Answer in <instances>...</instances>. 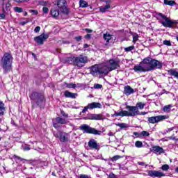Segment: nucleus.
<instances>
[{
	"label": "nucleus",
	"mask_w": 178,
	"mask_h": 178,
	"mask_svg": "<svg viewBox=\"0 0 178 178\" xmlns=\"http://www.w3.org/2000/svg\"><path fill=\"white\" fill-rule=\"evenodd\" d=\"M163 64L162 62L153 59L151 57L144 58L138 65H135L134 70L135 72H150V70H155V69H162Z\"/></svg>",
	"instance_id": "nucleus-1"
},
{
	"label": "nucleus",
	"mask_w": 178,
	"mask_h": 178,
	"mask_svg": "<svg viewBox=\"0 0 178 178\" xmlns=\"http://www.w3.org/2000/svg\"><path fill=\"white\" fill-rule=\"evenodd\" d=\"M14 59L13 55L10 51L3 54L0 59V66L3 70V74H8V73L12 72V70L13 69Z\"/></svg>",
	"instance_id": "nucleus-2"
},
{
	"label": "nucleus",
	"mask_w": 178,
	"mask_h": 178,
	"mask_svg": "<svg viewBox=\"0 0 178 178\" xmlns=\"http://www.w3.org/2000/svg\"><path fill=\"white\" fill-rule=\"evenodd\" d=\"M126 109L127 111H121L119 112L115 111L114 116H121L122 118H124V116L127 117H134L137 116L138 115H140V111H138V108L137 106H127Z\"/></svg>",
	"instance_id": "nucleus-3"
},
{
	"label": "nucleus",
	"mask_w": 178,
	"mask_h": 178,
	"mask_svg": "<svg viewBox=\"0 0 178 178\" xmlns=\"http://www.w3.org/2000/svg\"><path fill=\"white\" fill-rule=\"evenodd\" d=\"M59 9L62 13H66V12H67L65 0L58 1L57 5H54V6L51 9L50 13L52 17L56 18L59 16Z\"/></svg>",
	"instance_id": "nucleus-4"
},
{
	"label": "nucleus",
	"mask_w": 178,
	"mask_h": 178,
	"mask_svg": "<svg viewBox=\"0 0 178 178\" xmlns=\"http://www.w3.org/2000/svg\"><path fill=\"white\" fill-rule=\"evenodd\" d=\"M90 73L92 76H97V74H108V66L96 64L92 66Z\"/></svg>",
	"instance_id": "nucleus-5"
},
{
	"label": "nucleus",
	"mask_w": 178,
	"mask_h": 178,
	"mask_svg": "<svg viewBox=\"0 0 178 178\" xmlns=\"http://www.w3.org/2000/svg\"><path fill=\"white\" fill-rule=\"evenodd\" d=\"M156 19H164L163 21H161V23L164 27H168L169 29L173 27V24H176L177 22L176 21H172L166 15H164L163 14L161 13H158L156 14Z\"/></svg>",
	"instance_id": "nucleus-6"
},
{
	"label": "nucleus",
	"mask_w": 178,
	"mask_h": 178,
	"mask_svg": "<svg viewBox=\"0 0 178 178\" xmlns=\"http://www.w3.org/2000/svg\"><path fill=\"white\" fill-rule=\"evenodd\" d=\"M80 130H82L83 133H86L87 134H94V136H101L102 134V131L99 130H97L95 128H92L90 127L88 124H82L80 127Z\"/></svg>",
	"instance_id": "nucleus-7"
},
{
	"label": "nucleus",
	"mask_w": 178,
	"mask_h": 178,
	"mask_svg": "<svg viewBox=\"0 0 178 178\" xmlns=\"http://www.w3.org/2000/svg\"><path fill=\"white\" fill-rule=\"evenodd\" d=\"M53 134L56 138H58L60 143H69L70 141V134L62 131H54Z\"/></svg>",
	"instance_id": "nucleus-8"
},
{
	"label": "nucleus",
	"mask_w": 178,
	"mask_h": 178,
	"mask_svg": "<svg viewBox=\"0 0 178 178\" xmlns=\"http://www.w3.org/2000/svg\"><path fill=\"white\" fill-rule=\"evenodd\" d=\"M30 98L36 102L38 106H42L44 105V101L45 99L44 95L34 92L31 94Z\"/></svg>",
	"instance_id": "nucleus-9"
},
{
	"label": "nucleus",
	"mask_w": 178,
	"mask_h": 178,
	"mask_svg": "<svg viewBox=\"0 0 178 178\" xmlns=\"http://www.w3.org/2000/svg\"><path fill=\"white\" fill-rule=\"evenodd\" d=\"M166 119H169V115H157L154 117H149L147 118L149 123L152 124H155V123H159V122H163V120H166Z\"/></svg>",
	"instance_id": "nucleus-10"
},
{
	"label": "nucleus",
	"mask_w": 178,
	"mask_h": 178,
	"mask_svg": "<svg viewBox=\"0 0 178 178\" xmlns=\"http://www.w3.org/2000/svg\"><path fill=\"white\" fill-rule=\"evenodd\" d=\"M87 62H88V58L84 55L75 57V66H78V67H83L84 63H87Z\"/></svg>",
	"instance_id": "nucleus-11"
},
{
	"label": "nucleus",
	"mask_w": 178,
	"mask_h": 178,
	"mask_svg": "<svg viewBox=\"0 0 178 178\" xmlns=\"http://www.w3.org/2000/svg\"><path fill=\"white\" fill-rule=\"evenodd\" d=\"M49 38V34L48 33H42L39 36H36L34 38V41L37 42L38 45H43L44 42L47 41V38Z\"/></svg>",
	"instance_id": "nucleus-12"
},
{
	"label": "nucleus",
	"mask_w": 178,
	"mask_h": 178,
	"mask_svg": "<svg viewBox=\"0 0 178 178\" xmlns=\"http://www.w3.org/2000/svg\"><path fill=\"white\" fill-rule=\"evenodd\" d=\"M55 122H53V126L55 127V129H58V127H59L58 124H67V123H69V120L60 117L56 118Z\"/></svg>",
	"instance_id": "nucleus-13"
},
{
	"label": "nucleus",
	"mask_w": 178,
	"mask_h": 178,
	"mask_svg": "<svg viewBox=\"0 0 178 178\" xmlns=\"http://www.w3.org/2000/svg\"><path fill=\"white\" fill-rule=\"evenodd\" d=\"M118 67H119V62L114 59L109 60V65L108 67H107L108 73H109V72H112V70H116Z\"/></svg>",
	"instance_id": "nucleus-14"
},
{
	"label": "nucleus",
	"mask_w": 178,
	"mask_h": 178,
	"mask_svg": "<svg viewBox=\"0 0 178 178\" xmlns=\"http://www.w3.org/2000/svg\"><path fill=\"white\" fill-rule=\"evenodd\" d=\"M147 175L150 177H165V174L160 171L156 170H148Z\"/></svg>",
	"instance_id": "nucleus-15"
},
{
	"label": "nucleus",
	"mask_w": 178,
	"mask_h": 178,
	"mask_svg": "<svg viewBox=\"0 0 178 178\" xmlns=\"http://www.w3.org/2000/svg\"><path fill=\"white\" fill-rule=\"evenodd\" d=\"M88 145L90 149H99V144L97 143L95 139H90L88 143Z\"/></svg>",
	"instance_id": "nucleus-16"
},
{
	"label": "nucleus",
	"mask_w": 178,
	"mask_h": 178,
	"mask_svg": "<svg viewBox=\"0 0 178 178\" xmlns=\"http://www.w3.org/2000/svg\"><path fill=\"white\" fill-rule=\"evenodd\" d=\"M90 111H92V109H101L102 108V105L99 102H92L88 104Z\"/></svg>",
	"instance_id": "nucleus-17"
},
{
	"label": "nucleus",
	"mask_w": 178,
	"mask_h": 178,
	"mask_svg": "<svg viewBox=\"0 0 178 178\" xmlns=\"http://www.w3.org/2000/svg\"><path fill=\"white\" fill-rule=\"evenodd\" d=\"M152 151L154 152V154H156L157 155L165 154V150L163 149V148L161 147V146H153Z\"/></svg>",
	"instance_id": "nucleus-18"
},
{
	"label": "nucleus",
	"mask_w": 178,
	"mask_h": 178,
	"mask_svg": "<svg viewBox=\"0 0 178 178\" xmlns=\"http://www.w3.org/2000/svg\"><path fill=\"white\" fill-rule=\"evenodd\" d=\"M124 93L125 94V95H131V94L134 93V89H133L129 86H127L124 88Z\"/></svg>",
	"instance_id": "nucleus-19"
},
{
	"label": "nucleus",
	"mask_w": 178,
	"mask_h": 178,
	"mask_svg": "<svg viewBox=\"0 0 178 178\" xmlns=\"http://www.w3.org/2000/svg\"><path fill=\"white\" fill-rule=\"evenodd\" d=\"M64 95L65 98H76L77 97V94L69 92L68 90L64 92Z\"/></svg>",
	"instance_id": "nucleus-20"
},
{
	"label": "nucleus",
	"mask_w": 178,
	"mask_h": 178,
	"mask_svg": "<svg viewBox=\"0 0 178 178\" xmlns=\"http://www.w3.org/2000/svg\"><path fill=\"white\" fill-rule=\"evenodd\" d=\"M75 60H76V57H67L65 59V62L66 63H68L69 65H75Z\"/></svg>",
	"instance_id": "nucleus-21"
},
{
	"label": "nucleus",
	"mask_w": 178,
	"mask_h": 178,
	"mask_svg": "<svg viewBox=\"0 0 178 178\" xmlns=\"http://www.w3.org/2000/svg\"><path fill=\"white\" fill-rule=\"evenodd\" d=\"M168 74L170 76H173L175 79H177L178 80V72L175 70L171 69L168 70Z\"/></svg>",
	"instance_id": "nucleus-22"
},
{
	"label": "nucleus",
	"mask_w": 178,
	"mask_h": 178,
	"mask_svg": "<svg viewBox=\"0 0 178 178\" xmlns=\"http://www.w3.org/2000/svg\"><path fill=\"white\" fill-rule=\"evenodd\" d=\"M5 104L3 102L0 101V116H3V114L5 113Z\"/></svg>",
	"instance_id": "nucleus-23"
},
{
	"label": "nucleus",
	"mask_w": 178,
	"mask_h": 178,
	"mask_svg": "<svg viewBox=\"0 0 178 178\" xmlns=\"http://www.w3.org/2000/svg\"><path fill=\"white\" fill-rule=\"evenodd\" d=\"M104 115L102 114H93V120H103Z\"/></svg>",
	"instance_id": "nucleus-24"
},
{
	"label": "nucleus",
	"mask_w": 178,
	"mask_h": 178,
	"mask_svg": "<svg viewBox=\"0 0 178 178\" xmlns=\"http://www.w3.org/2000/svg\"><path fill=\"white\" fill-rule=\"evenodd\" d=\"M111 8V5L106 4L104 7H100L99 8V11L102 13H105V12H108V9Z\"/></svg>",
	"instance_id": "nucleus-25"
},
{
	"label": "nucleus",
	"mask_w": 178,
	"mask_h": 178,
	"mask_svg": "<svg viewBox=\"0 0 178 178\" xmlns=\"http://www.w3.org/2000/svg\"><path fill=\"white\" fill-rule=\"evenodd\" d=\"M164 5H168V6H175L176 1L173 0H164Z\"/></svg>",
	"instance_id": "nucleus-26"
},
{
	"label": "nucleus",
	"mask_w": 178,
	"mask_h": 178,
	"mask_svg": "<svg viewBox=\"0 0 178 178\" xmlns=\"http://www.w3.org/2000/svg\"><path fill=\"white\" fill-rule=\"evenodd\" d=\"M172 107L173 106L172 104L166 105L163 108V111L166 113H169V112H170V108H172Z\"/></svg>",
	"instance_id": "nucleus-27"
},
{
	"label": "nucleus",
	"mask_w": 178,
	"mask_h": 178,
	"mask_svg": "<svg viewBox=\"0 0 178 178\" xmlns=\"http://www.w3.org/2000/svg\"><path fill=\"white\" fill-rule=\"evenodd\" d=\"M103 38L105 40V41H106V42H109V41L112 40V35L106 33V34H104Z\"/></svg>",
	"instance_id": "nucleus-28"
},
{
	"label": "nucleus",
	"mask_w": 178,
	"mask_h": 178,
	"mask_svg": "<svg viewBox=\"0 0 178 178\" xmlns=\"http://www.w3.org/2000/svg\"><path fill=\"white\" fill-rule=\"evenodd\" d=\"M79 6L81 8H87V6H88V3L84 0H80Z\"/></svg>",
	"instance_id": "nucleus-29"
},
{
	"label": "nucleus",
	"mask_w": 178,
	"mask_h": 178,
	"mask_svg": "<svg viewBox=\"0 0 178 178\" xmlns=\"http://www.w3.org/2000/svg\"><path fill=\"white\" fill-rule=\"evenodd\" d=\"M145 106V103H143V102H140L136 104V108L138 109L143 110V109H144Z\"/></svg>",
	"instance_id": "nucleus-30"
},
{
	"label": "nucleus",
	"mask_w": 178,
	"mask_h": 178,
	"mask_svg": "<svg viewBox=\"0 0 178 178\" xmlns=\"http://www.w3.org/2000/svg\"><path fill=\"white\" fill-rule=\"evenodd\" d=\"M84 120H94V114L90 113L86 117L83 118Z\"/></svg>",
	"instance_id": "nucleus-31"
},
{
	"label": "nucleus",
	"mask_w": 178,
	"mask_h": 178,
	"mask_svg": "<svg viewBox=\"0 0 178 178\" xmlns=\"http://www.w3.org/2000/svg\"><path fill=\"white\" fill-rule=\"evenodd\" d=\"M120 158H122V156L115 155L111 158L110 161H111V162H116V161H118V159H120Z\"/></svg>",
	"instance_id": "nucleus-32"
},
{
	"label": "nucleus",
	"mask_w": 178,
	"mask_h": 178,
	"mask_svg": "<svg viewBox=\"0 0 178 178\" xmlns=\"http://www.w3.org/2000/svg\"><path fill=\"white\" fill-rule=\"evenodd\" d=\"M135 147H136V148H143L144 145H143V142L138 140L135 143Z\"/></svg>",
	"instance_id": "nucleus-33"
},
{
	"label": "nucleus",
	"mask_w": 178,
	"mask_h": 178,
	"mask_svg": "<svg viewBox=\"0 0 178 178\" xmlns=\"http://www.w3.org/2000/svg\"><path fill=\"white\" fill-rule=\"evenodd\" d=\"M117 126H118V127H120V129H126L129 127V126L126 123H118L117 124Z\"/></svg>",
	"instance_id": "nucleus-34"
},
{
	"label": "nucleus",
	"mask_w": 178,
	"mask_h": 178,
	"mask_svg": "<svg viewBox=\"0 0 178 178\" xmlns=\"http://www.w3.org/2000/svg\"><path fill=\"white\" fill-rule=\"evenodd\" d=\"M22 149L23 151H30L31 148H30V145H22Z\"/></svg>",
	"instance_id": "nucleus-35"
},
{
	"label": "nucleus",
	"mask_w": 178,
	"mask_h": 178,
	"mask_svg": "<svg viewBox=\"0 0 178 178\" xmlns=\"http://www.w3.org/2000/svg\"><path fill=\"white\" fill-rule=\"evenodd\" d=\"M124 49L125 52H130L134 49V46H129L128 47H125Z\"/></svg>",
	"instance_id": "nucleus-36"
},
{
	"label": "nucleus",
	"mask_w": 178,
	"mask_h": 178,
	"mask_svg": "<svg viewBox=\"0 0 178 178\" xmlns=\"http://www.w3.org/2000/svg\"><path fill=\"white\" fill-rule=\"evenodd\" d=\"M138 41V35L137 33H135L133 35V42L136 44Z\"/></svg>",
	"instance_id": "nucleus-37"
},
{
	"label": "nucleus",
	"mask_w": 178,
	"mask_h": 178,
	"mask_svg": "<svg viewBox=\"0 0 178 178\" xmlns=\"http://www.w3.org/2000/svg\"><path fill=\"white\" fill-rule=\"evenodd\" d=\"M66 87L67 88H76V84H74L73 83H66Z\"/></svg>",
	"instance_id": "nucleus-38"
},
{
	"label": "nucleus",
	"mask_w": 178,
	"mask_h": 178,
	"mask_svg": "<svg viewBox=\"0 0 178 178\" xmlns=\"http://www.w3.org/2000/svg\"><path fill=\"white\" fill-rule=\"evenodd\" d=\"M162 170H164L165 172L169 170V165L165 164L161 166Z\"/></svg>",
	"instance_id": "nucleus-39"
},
{
	"label": "nucleus",
	"mask_w": 178,
	"mask_h": 178,
	"mask_svg": "<svg viewBox=\"0 0 178 178\" xmlns=\"http://www.w3.org/2000/svg\"><path fill=\"white\" fill-rule=\"evenodd\" d=\"M141 136H143V137H149V132L147 131H143L141 132Z\"/></svg>",
	"instance_id": "nucleus-40"
},
{
	"label": "nucleus",
	"mask_w": 178,
	"mask_h": 178,
	"mask_svg": "<svg viewBox=\"0 0 178 178\" xmlns=\"http://www.w3.org/2000/svg\"><path fill=\"white\" fill-rule=\"evenodd\" d=\"M163 44H164V45H167L168 47H172V43L170 42V40H164Z\"/></svg>",
	"instance_id": "nucleus-41"
},
{
	"label": "nucleus",
	"mask_w": 178,
	"mask_h": 178,
	"mask_svg": "<svg viewBox=\"0 0 178 178\" xmlns=\"http://www.w3.org/2000/svg\"><path fill=\"white\" fill-rule=\"evenodd\" d=\"M15 12H17L18 13H22V12H23V9L20 7H15Z\"/></svg>",
	"instance_id": "nucleus-42"
},
{
	"label": "nucleus",
	"mask_w": 178,
	"mask_h": 178,
	"mask_svg": "<svg viewBox=\"0 0 178 178\" xmlns=\"http://www.w3.org/2000/svg\"><path fill=\"white\" fill-rule=\"evenodd\" d=\"M39 3L42 6H48V1H40Z\"/></svg>",
	"instance_id": "nucleus-43"
},
{
	"label": "nucleus",
	"mask_w": 178,
	"mask_h": 178,
	"mask_svg": "<svg viewBox=\"0 0 178 178\" xmlns=\"http://www.w3.org/2000/svg\"><path fill=\"white\" fill-rule=\"evenodd\" d=\"M102 88V85H101V84L95 83V84L94 85V88H96V89H97V90H99V89H101Z\"/></svg>",
	"instance_id": "nucleus-44"
},
{
	"label": "nucleus",
	"mask_w": 178,
	"mask_h": 178,
	"mask_svg": "<svg viewBox=\"0 0 178 178\" xmlns=\"http://www.w3.org/2000/svg\"><path fill=\"white\" fill-rule=\"evenodd\" d=\"M30 0H13L14 2H17V3H22L23 2H29Z\"/></svg>",
	"instance_id": "nucleus-45"
},
{
	"label": "nucleus",
	"mask_w": 178,
	"mask_h": 178,
	"mask_svg": "<svg viewBox=\"0 0 178 178\" xmlns=\"http://www.w3.org/2000/svg\"><path fill=\"white\" fill-rule=\"evenodd\" d=\"M79 178H91L89 175L81 174L79 175Z\"/></svg>",
	"instance_id": "nucleus-46"
},
{
	"label": "nucleus",
	"mask_w": 178,
	"mask_h": 178,
	"mask_svg": "<svg viewBox=\"0 0 178 178\" xmlns=\"http://www.w3.org/2000/svg\"><path fill=\"white\" fill-rule=\"evenodd\" d=\"M60 114L62 115V116H63V118H69V115L68 114H65V111H60Z\"/></svg>",
	"instance_id": "nucleus-47"
},
{
	"label": "nucleus",
	"mask_w": 178,
	"mask_h": 178,
	"mask_svg": "<svg viewBox=\"0 0 178 178\" xmlns=\"http://www.w3.org/2000/svg\"><path fill=\"white\" fill-rule=\"evenodd\" d=\"M88 109H90L88 107V105L84 107V108L82 110V113H86L88 111Z\"/></svg>",
	"instance_id": "nucleus-48"
},
{
	"label": "nucleus",
	"mask_w": 178,
	"mask_h": 178,
	"mask_svg": "<svg viewBox=\"0 0 178 178\" xmlns=\"http://www.w3.org/2000/svg\"><path fill=\"white\" fill-rule=\"evenodd\" d=\"M42 10H43V13L46 14L48 13V12H49V9L47 7H43Z\"/></svg>",
	"instance_id": "nucleus-49"
},
{
	"label": "nucleus",
	"mask_w": 178,
	"mask_h": 178,
	"mask_svg": "<svg viewBox=\"0 0 178 178\" xmlns=\"http://www.w3.org/2000/svg\"><path fill=\"white\" fill-rule=\"evenodd\" d=\"M40 30H41V27L36 26L34 29L35 33H40Z\"/></svg>",
	"instance_id": "nucleus-50"
},
{
	"label": "nucleus",
	"mask_w": 178,
	"mask_h": 178,
	"mask_svg": "<svg viewBox=\"0 0 178 178\" xmlns=\"http://www.w3.org/2000/svg\"><path fill=\"white\" fill-rule=\"evenodd\" d=\"M138 165H140V166H145V168H147V166H148L147 164H145V163L144 162H138Z\"/></svg>",
	"instance_id": "nucleus-51"
},
{
	"label": "nucleus",
	"mask_w": 178,
	"mask_h": 178,
	"mask_svg": "<svg viewBox=\"0 0 178 178\" xmlns=\"http://www.w3.org/2000/svg\"><path fill=\"white\" fill-rule=\"evenodd\" d=\"M29 12H30V13H33L34 15L38 14V12L37 10H30Z\"/></svg>",
	"instance_id": "nucleus-52"
},
{
	"label": "nucleus",
	"mask_w": 178,
	"mask_h": 178,
	"mask_svg": "<svg viewBox=\"0 0 178 178\" xmlns=\"http://www.w3.org/2000/svg\"><path fill=\"white\" fill-rule=\"evenodd\" d=\"M15 156V158H16V159H18L19 161H21V162L24 161V159L21 158L20 156Z\"/></svg>",
	"instance_id": "nucleus-53"
},
{
	"label": "nucleus",
	"mask_w": 178,
	"mask_h": 178,
	"mask_svg": "<svg viewBox=\"0 0 178 178\" xmlns=\"http://www.w3.org/2000/svg\"><path fill=\"white\" fill-rule=\"evenodd\" d=\"M5 17H6V16L3 13L0 14V19H3Z\"/></svg>",
	"instance_id": "nucleus-54"
},
{
	"label": "nucleus",
	"mask_w": 178,
	"mask_h": 178,
	"mask_svg": "<svg viewBox=\"0 0 178 178\" xmlns=\"http://www.w3.org/2000/svg\"><path fill=\"white\" fill-rule=\"evenodd\" d=\"M75 40H76V41H77L78 42H79V41H81V36L76 37V38H75Z\"/></svg>",
	"instance_id": "nucleus-55"
},
{
	"label": "nucleus",
	"mask_w": 178,
	"mask_h": 178,
	"mask_svg": "<svg viewBox=\"0 0 178 178\" xmlns=\"http://www.w3.org/2000/svg\"><path fill=\"white\" fill-rule=\"evenodd\" d=\"M27 23H29V21H24V22H20V24L22 26H25V24H27Z\"/></svg>",
	"instance_id": "nucleus-56"
},
{
	"label": "nucleus",
	"mask_w": 178,
	"mask_h": 178,
	"mask_svg": "<svg viewBox=\"0 0 178 178\" xmlns=\"http://www.w3.org/2000/svg\"><path fill=\"white\" fill-rule=\"evenodd\" d=\"M147 113H147V112H145V111L140 112V111H139V114H138V115H147Z\"/></svg>",
	"instance_id": "nucleus-57"
},
{
	"label": "nucleus",
	"mask_w": 178,
	"mask_h": 178,
	"mask_svg": "<svg viewBox=\"0 0 178 178\" xmlns=\"http://www.w3.org/2000/svg\"><path fill=\"white\" fill-rule=\"evenodd\" d=\"M108 136H109L110 137H113V136H114L113 132L110 131V132L108 134Z\"/></svg>",
	"instance_id": "nucleus-58"
},
{
	"label": "nucleus",
	"mask_w": 178,
	"mask_h": 178,
	"mask_svg": "<svg viewBox=\"0 0 178 178\" xmlns=\"http://www.w3.org/2000/svg\"><path fill=\"white\" fill-rule=\"evenodd\" d=\"M169 140H176V138L175 136H170Z\"/></svg>",
	"instance_id": "nucleus-59"
},
{
	"label": "nucleus",
	"mask_w": 178,
	"mask_h": 178,
	"mask_svg": "<svg viewBox=\"0 0 178 178\" xmlns=\"http://www.w3.org/2000/svg\"><path fill=\"white\" fill-rule=\"evenodd\" d=\"M85 37H86V38H91V35L87 34Z\"/></svg>",
	"instance_id": "nucleus-60"
},
{
	"label": "nucleus",
	"mask_w": 178,
	"mask_h": 178,
	"mask_svg": "<svg viewBox=\"0 0 178 178\" xmlns=\"http://www.w3.org/2000/svg\"><path fill=\"white\" fill-rule=\"evenodd\" d=\"M86 31H87L88 33H91L92 31V30L86 29Z\"/></svg>",
	"instance_id": "nucleus-61"
},
{
	"label": "nucleus",
	"mask_w": 178,
	"mask_h": 178,
	"mask_svg": "<svg viewBox=\"0 0 178 178\" xmlns=\"http://www.w3.org/2000/svg\"><path fill=\"white\" fill-rule=\"evenodd\" d=\"M83 48H88V44H87V43L84 44Z\"/></svg>",
	"instance_id": "nucleus-62"
},
{
	"label": "nucleus",
	"mask_w": 178,
	"mask_h": 178,
	"mask_svg": "<svg viewBox=\"0 0 178 178\" xmlns=\"http://www.w3.org/2000/svg\"><path fill=\"white\" fill-rule=\"evenodd\" d=\"M173 130V128H169L167 131V133H170V131H172Z\"/></svg>",
	"instance_id": "nucleus-63"
},
{
	"label": "nucleus",
	"mask_w": 178,
	"mask_h": 178,
	"mask_svg": "<svg viewBox=\"0 0 178 178\" xmlns=\"http://www.w3.org/2000/svg\"><path fill=\"white\" fill-rule=\"evenodd\" d=\"M134 136H138V133L134 132Z\"/></svg>",
	"instance_id": "nucleus-64"
}]
</instances>
